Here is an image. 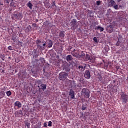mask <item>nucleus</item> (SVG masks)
<instances>
[{
	"instance_id": "1",
	"label": "nucleus",
	"mask_w": 128,
	"mask_h": 128,
	"mask_svg": "<svg viewBox=\"0 0 128 128\" xmlns=\"http://www.w3.org/2000/svg\"><path fill=\"white\" fill-rule=\"evenodd\" d=\"M71 54L74 58H80V57L82 56V52L78 50H74L71 52Z\"/></svg>"
},
{
	"instance_id": "2",
	"label": "nucleus",
	"mask_w": 128,
	"mask_h": 128,
	"mask_svg": "<svg viewBox=\"0 0 128 128\" xmlns=\"http://www.w3.org/2000/svg\"><path fill=\"white\" fill-rule=\"evenodd\" d=\"M90 91L86 88H84L82 90V94L84 96L85 98H90Z\"/></svg>"
},
{
	"instance_id": "3",
	"label": "nucleus",
	"mask_w": 128,
	"mask_h": 128,
	"mask_svg": "<svg viewBox=\"0 0 128 128\" xmlns=\"http://www.w3.org/2000/svg\"><path fill=\"white\" fill-rule=\"evenodd\" d=\"M59 78L60 80H66L68 74L65 72H61L59 74Z\"/></svg>"
},
{
	"instance_id": "4",
	"label": "nucleus",
	"mask_w": 128,
	"mask_h": 128,
	"mask_svg": "<svg viewBox=\"0 0 128 128\" xmlns=\"http://www.w3.org/2000/svg\"><path fill=\"white\" fill-rule=\"evenodd\" d=\"M71 24V30H74L76 28H78V26H76V20L73 19L70 22Z\"/></svg>"
},
{
	"instance_id": "5",
	"label": "nucleus",
	"mask_w": 128,
	"mask_h": 128,
	"mask_svg": "<svg viewBox=\"0 0 128 128\" xmlns=\"http://www.w3.org/2000/svg\"><path fill=\"white\" fill-rule=\"evenodd\" d=\"M121 100L122 102H124V104H126L128 102V96L126 94L124 93H122L121 94Z\"/></svg>"
},
{
	"instance_id": "6",
	"label": "nucleus",
	"mask_w": 128,
	"mask_h": 128,
	"mask_svg": "<svg viewBox=\"0 0 128 128\" xmlns=\"http://www.w3.org/2000/svg\"><path fill=\"white\" fill-rule=\"evenodd\" d=\"M22 16V14L20 12H17L16 14H14L12 16V20H20Z\"/></svg>"
},
{
	"instance_id": "7",
	"label": "nucleus",
	"mask_w": 128,
	"mask_h": 128,
	"mask_svg": "<svg viewBox=\"0 0 128 128\" xmlns=\"http://www.w3.org/2000/svg\"><path fill=\"white\" fill-rule=\"evenodd\" d=\"M38 88H39V92H42V90H44L46 89V85L44 84H42L40 86H38Z\"/></svg>"
},
{
	"instance_id": "8",
	"label": "nucleus",
	"mask_w": 128,
	"mask_h": 128,
	"mask_svg": "<svg viewBox=\"0 0 128 128\" xmlns=\"http://www.w3.org/2000/svg\"><path fill=\"white\" fill-rule=\"evenodd\" d=\"M84 78L87 79L90 78V73L88 70H86L84 73Z\"/></svg>"
},
{
	"instance_id": "9",
	"label": "nucleus",
	"mask_w": 128,
	"mask_h": 128,
	"mask_svg": "<svg viewBox=\"0 0 128 128\" xmlns=\"http://www.w3.org/2000/svg\"><path fill=\"white\" fill-rule=\"evenodd\" d=\"M69 96L71 98H74V91L72 89H70L69 92Z\"/></svg>"
},
{
	"instance_id": "10",
	"label": "nucleus",
	"mask_w": 128,
	"mask_h": 128,
	"mask_svg": "<svg viewBox=\"0 0 128 128\" xmlns=\"http://www.w3.org/2000/svg\"><path fill=\"white\" fill-rule=\"evenodd\" d=\"M14 106H16L17 108H22V103L19 101H16L14 102Z\"/></svg>"
},
{
	"instance_id": "11",
	"label": "nucleus",
	"mask_w": 128,
	"mask_h": 128,
	"mask_svg": "<svg viewBox=\"0 0 128 128\" xmlns=\"http://www.w3.org/2000/svg\"><path fill=\"white\" fill-rule=\"evenodd\" d=\"M108 6L112 8V6H116V2L114 0H110V1L108 2Z\"/></svg>"
},
{
	"instance_id": "12",
	"label": "nucleus",
	"mask_w": 128,
	"mask_h": 128,
	"mask_svg": "<svg viewBox=\"0 0 128 128\" xmlns=\"http://www.w3.org/2000/svg\"><path fill=\"white\" fill-rule=\"evenodd\" d=\"M15 114H16V116H17L18 118L22 116V110L16 112Z\"/></svg>"
},
{
	"instance_id": "13",
	"label": "nucleus",
	"mask_w": 128,
	"mask_h": 128,
	"mask_svg": "<svg viewBox=\"0 0 128 128\" xmlns=\"http://www.w3.org/2000/svg\"><path fill=\"white\" fill-rule=\"evenodd\" d=\"M86 60H90V62L92 64H94L96 62V59H94V58L92 59L90 57H87Z\"/></svg>"
},
{
	"instance_id": "14",
	"label": "nucleus",
	"mask_w": 128,
	"mask_h": 128,
	"mask_svg": "<svg viewBox=\"0 0 128 128\" xmlns=\"http://www.w3.org/2000/svg\"><path fill=\"white\" fill-rule=\"evenodd\" d=\"M66 60L67 62H70L72 60V56L71 55H68L66 56Z\"/></svg>"
},
{
	"instance_id": "15",
	"label": "nucleus",
	"mask_w": 128,
	"mask_h": 128,
	"mask_svg": "<svg viewBox=\"0 0 128 128\" xmlns=\"http://www.w3.org/2000/svg\"><path fill=\"white\" fill-rule=\"evenodd\" d=\"M4 96H6V92H4L3 90H0V100Z\"/></svg>"
},
{
	"instance_id": "16",
	"label": "nucleus",
	"mask_w": 128,
	"mask_h": 128,
	"mask_svg": "<svg viewBox=\"0 0 128 128\" xmlns=\"http://www.w3.org/2000/svg\"><path fill=\"white\" fill-rule=\"evenodd\" d=\"M94 30H100V32H104V28L100 26H98L96 28H94Z\"/></svg>"
},
{
	"instance_id": "17",
	"label": "nucleus",
	"mask_w": 128,
	"mask_h": 128,
	"mask_svg": "<svg viewBox=\"0 0 128 128\" xmlns=\"http://www.w3.org/2000/svg\"><path fill=\"white\" fill-rule=\"evenodd\" d=\"M27 6H28L30 10H32V4L30 2H28L27 4Z\"/></svg>"
},
{
	"instance_id": "18",
	"label": "nucleus",
	"mask_w": 128,
	"mask_h": 128,
	"mask_svg": "<svg viewBox=\"0 0 128 128\" xmlns=\"http://www.w3.org/2000/svg\"><path fill=\"white\" fill-rule=\"evenodd\" d=\"M59 36H60L61 38H64V33L62 32H60L59 33Z\"/></svg>"
},
{
	"instance_id": "19",
	"label": "nucleus",
	"mask_w": 128,
	"mask_h": 128,
	"mask_svg": "<svg viewBox=\"0 0 128 128\" xmlns=\"http://www.w3.org/2000/svg\"><path fill=\"white\" fill-rule=\"evenodd\" d=\"M86 67H84L82 66H79L78 68L80 70V72H84V68Z\"/></svg>"
},
{
	"instance_id": "20",
	"label": "nucleus",
	"mask_w": 128,
	"mask_h": 128,
	"mask_svg": "<svg viewBox=\"0 0 128 128\" xmlns=\"http://www.w3.org/2000/svg\"><path fill=\"white\" fill-rule=\"evenodd\" d=\"M52 41L49 40L48 44V48H52Z\"/></svg>"
},
{
	"instance_id": "21",
	"label": "nucleus",
	"mask_w": 128,
	"mask_h": 128,
	"mask_svg": "<svg viewBox=\"0 0 128 128\" xmlns=\"http://www.w3.org/2000/svg\"><path fill=\"white\" fill-rule=\"evenodd\" d=\"M6 94L8 96H12V92H10V90H8L6 92Z\"/></svg>"
},
{
	"instance_id": "22",
	"label": "nucleus",
	"mask_w": 128,
	"mask_h": 128,
	"mask_svg": "<svg viewBox=\"0 0 128 128\" xmlns=\"http://www.w3.org/2000/svg\"><path fill=\"white\" fill-rule=\"evenodd\" d=\"M98 37H94L93 38V40H94L95 42H98Z\"/></svg>"
},
{
	"instance_id": "23",
	"label": "nucleus",
	"mask_w": 128,
	"mask_h": 128,
	"mask_svg": "<svg viewBox=\"0 0 128 128\" xmlns=\"http://www.w3.org/2000/svg\"><path fill=\"white\" fill-rule=\"evenodd\" d=\"M107 31L108 32H112L114 31V29H112V28H107Z\"/></svg>"
},
{
	"instance_id": "24",
	"label": "nucleus",
	"mask_w": 128,
	"mask_h": 128,
	"mask_svg": "<svg viewBox=\"0 0 128 128\" xmlns=\"http://www.w3.org/2000/svg\"><path fill=\"white\" fill-rule=\"evenodd\" d=\"M89 114H90V113H88V112H85L84 115V118H86V116H88Z\"/></svg>"
},
{
	"instance_id": "25",
	"label": "nucleus",
	"mask_w": 128,
	"mask_h": 128,
	"mask_svg": "<svg viewBox=\"0 0 128 128\" xmlns=\"http://www.w3.org/2000/svg\"><path fill=\"white\" fill-rule=\"evenodd\" d=\"M86 108V106L85 105H82V110H85Z\"/></svg>"
},
{
	"instance_id": "26",
	"label": "nucleus",
	"mask_w": 128,
	"mask_h": 128,
	"mask_svg": "<svg viewBox=\"0 0 128 128\" xmlns=\"http://www.w3.org/2000/svg\"><path fill=\"white\" fill-rule=\"evenodd\" d=\"M41 42H42V41H40V40H36V44H40Z\"/></svg>"
},
{
	"instance_id": "27",
	"label": "nucleus",
	"mask_w": 128,
	"mask_h": 128,
	"mask_svg": "<svg viewBox=\"0 0 128 128\" xmlns=\"http://www.w3.org/2000/svg\"><path fill=\"white\" fill-rule=\"evenodd\" d=\"M52 121L48 122V126H52Z\"/></svg>"
},
{
	"instance_id": "28",
	"label": "nucleus",
	"mask_w": 128,
	"mask_h": 128,
	"mask_svg": "<svg viewBox=\"0 0 128 128\" xmlns=\"http://www.w3.org/2000/svg\"><path fill=\"white\" fill-rule=\"evenodd\" d=\"M111 28L112 30L113 29L114 30V26L112 24H110L108 28Z\"/></svg>"
},
{
	"instance_id": "29",
	"label": "nucleus",
	"mask_w": 128,
	"mask_h": 128,
	"mask_svg": "<svg viewBox=\"0 0 128 128\" xmlns=\"http://www.w3.org/2000/svg\"><path fill=\"white\" fill-rule=\"evenodd\" d=\"M113 7H114V8L115 10H118V4L114 5V6H113Z\"/></svg>"
},
{
	"instance_id": "30",
	"label": "nucleus",
	"mask_w": 128,
	"mask_h": 128,
	"mask_svg": "<svg viewBox=\"0 0 128 128\" xmlns=\"http://www.w3.org/2000/svg\"><path fill=\"white\" fill-rule=\"evenodd\" d=\"M27 28L28 29V32L30 31V30H32V26H30V25L28 26Z\"/></svg>"
},
{
	"instance_id": "31",
	"label": "nucleus",
	"mask_w": 128,
	"mask_h": 128,
	"mask_svg": "<svg viewBox=\"0 0 128 128\" xmlns=\"http://www.w3.org/2000/svg\"><path fill=\"white\" fill-rule=\"evenodd\" d=\"M120 40H118L116 44V46H120Z\"/></svg>"
},
{
	"instance_id": "32",
	"label": "nucleus",
	"mask_w": 128,
	"mask_h": 128,
	"mask_svg": "<svg viewBox=\"0 0 128 128\" xmlns=\"http://www.w3.org/2000/svg\"><path fill=\"white\" fill-rule=\"evenodd\" d=\"M98 78L100 80H102V76L100 75L98 76Z\"/></svg>"
},
{
	"instance_id": "33",
	"label": "nucleus",
	"mask_w": 128,
	"mask_h": 128,
	"mask_svg": "<svg viewBox=\"0 0 128 128\" xmlns=\"http://www.w3.org/2000/svg\"><path fill=\"white\" fill-rule=\"evenodd\" d=\"M96 4L97 6H100V0L96 1Z\"/></svg>"
},
{
	"instance_id": "34",
	"label": "nucleus",
	"mask_w": 128,
	"mask_h": 128,
	"mask_svg": "<svg viewBox=\"0 0 128 128\" xmlns=\"http://www.w3.org/2000/svg\"><path fill=\"white\" fill-rule=\"evenodd\" d=\"M8 48L9 50H12V46H8Z\"/></svg>"
},
{
	"instance_id": "35",
	"label": "nucleus",
	"mask_w": 128,
	"mask_h": 128,
	"mask_svg": "<svg viewBox=\"0 0 128 128\" xmlns=\"http://www.w3.org/2000/svg\"><path fill=\"white\" fill-rule=\"evenodd\" d=\"M44 128H48V125H47V124H46V122H44Z\"/></svg>"
},
{
	"instance_id": "36",
	"label": "nucleus",
	"mask_w": 128,
	"mask_h": 128,
	"mask_svg": "<svg viewBox=\"0 0 128 128\" xmlns=\"http://www.w3.org/2000/svg\"><path fill=\"white\" fill-rule=\"evenodd\" d=\"M25 128H30V125H28V124H26V126H25Z\"/></svg>"
},
{
	"instance_id": "37",
	"label": "nucleus",
	"mask_w": 128,
	"mask_h": 128,
	"mask_svg": "<svg viewBox=\"0 0 128 128\" xmlns=\"http://www.w3.org/2000/svg\"><path fill=\"white\" fill-rule=\"evenodd\" d=\"M32 24L33 26H34V28H36V24Z\"/></svg>"
},
{
	"instance_id": "38",
	"label": "nucleus",
	"mask_w": 128,
	"mask_h": 128,
	"mask_svg": "<svg viewBox=\"0 0 128 128\" xmlns=\"http://www.w3.org/2000/svg\"><path fill=\"white\" fill-rule=\"evenodd\" d=\"M40 48L41 50H44L46 48V47H44V46L43 48H42V46H40Z\"/></svg>"
},
{
	"instance_id": "39",
	"label": "nucleus",
	"mask_w": 128,
	"mask_h": 128,
	"mask_svg": "<svg viewBox=\"0 0 128 128\" xmlns=\"http://www.w3.org/2000/svg\"><path fill=\"white\" fill-rule=\"evenodd\" d=\"M116 70H118V68H120V66H116Z\"/></svg>"
},
{
	"instance_id": "40",
	"label": "nucleus",
	"mask_w": 128,
	"mask_h": 128,
	"mask_svg": "<svg viewBox=\"0 0 128 128\" xmlns=\"http://www.w3.org/2000/svg\"><path fill=\"white\" fill-rule=\"evenodd\" d=\"M122 0H117L118 2H121Z\"/></svg>"
},
{
	"instance_id": "41",
	"label": "nucleus",
	"mask_w": 128,
	"mask_h": 128,
	"mask_svg": "<svg viewBox=\"0 0 128 128\" xmlns=\"http://www.w3.org/2000/svg\"><path fill=\"white\" fill-rule=\"evenodd\" d=\"M46 43H44V44H43V46H46Z\"/></svg>"
},
{
	"instance_id": "42",
	"label": "nucleus",
	"mask_w": 128,
	"mask_h": 128,
	"mask_svg": "<svg viewBox=\"0 0 128 128\" xmlns=\"http://www.w3.org/2000/svg\"><path fill=\"white\" fill-rule=\"evenodd\" d=\"M103 60V62H104V64H106V62H104V60Z\"/></svg>"
},
{
	"instance_id": "43",
	"label": "nucleus",
	"mask_w": 128,
	"mask_h": 128,
	"mask_svg": "<svg viewBox=\"0 0 128 128\" xmlns=\"http://www.w3.org/2000/svg\"><path fill=\"white\" fill-rule=\"evenodd\" d=\"M104 66H106V65H104Z\"/></svg>"
}]
</instances>
